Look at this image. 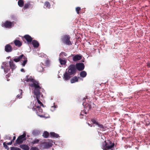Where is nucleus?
<instances>
[{"mask_svg": "<svg viewBox=\"0 0 150 150\" xmlns=\"http://www.w3.org/2000/svg\"><path fill=\"white\" fill-rule=\"evenodd\" d=\"M28 76H26L24 81L25 83L28 82H30V83H29L30 86L34 89L33 92L36 96L38 102V103L36 102V103H34V104L37 105L38 103L40 105L43 106V104L39 100L41 94L40 92V87L38 83V81H35L33 78H31L32 77L28 78Z\"/></svg>", "mask_w": 150, "mask_h": 150, "instance_id": "1", "label": "nucleus"}, {"mask_svg": "<svg viewBox=\"0 0 150 150\" xmlns=\"http://www.w3.org/2000/svg\"><path fill=\"white\" fill-rule=\"evenodd\" d=\"M1 68L4 69L5 73H7L10 69V67L13 70L16 68V66L12 60H11L9 63L7 62H4L1 65Z\"/></svg>", "mask_w": 150, "mask_h": 150, "instance_id": "2", "label": "nucleus"}, {"mask_svg": "<svg viewBox=\"0 0 150 150\" xmlns=\"http://www.w3.org/2000/svg\"><path fill=\"white\" fill-rule=\"evenodd\" d=\"M114 145V143L112 144V142L110 141H108L106 142L105 141L102 144V148L104 150H107L111 149Z\"/></svg>", "mask_w": 150, "mask_h": 150, "instance_id": "3", "label": "nucleus"}, {"mask_svg": "<svg viewBox=\"0 0 150 150\" xmlns=\"http://www.w3.org/2000/svg\"><path fill=\"white\" fill-rule=\"evenodd\" d=\"M76 69L75 65H71L66 69V71L70 74V75H73L76 73Z\"/></svg>", "mask_w": 150, "mask_h": 150, "instance_id": "4", "label": "nucleus"}, {"mask_svg": "<svg viewBox=\"0 0 150 150\" xmlns=\"http://www.w3.org/2000/svg\"><path fill=\"white\" fill-rule=\"evenodd\" d=\"M62 41L63 43L67 45H71V43L70 40V37L68 35L63 36L61 38Z\"/></svg>", "mask_w": 150, "mask_h": 150, "instance_id": "5", "label": "nucleus"}, {"mask_svg": "<svg viewBox=\"0 0 150 150\" xmlns=\"http://www.w3.org/2000/svg\"><path fill=\"white\" fill-rule=\"evenodd\" d=\"M36 103V101L35 100L33 102L32 107H33V109L34 111L35 110L37 112V114L41 113L42 112V109L38 105H36V104L35 105L34 103Z\"/></svg>", "mask_w": 150, "mask_h": 150, "instance_id": "6", "label": "nucleus"}, {"mask_svg": "<svg viewBox=\"0 0 150 150\" xmlns=\"http://www.w3.org/2000/svg\"><path fill=\"white\" fill-rule=\"evenodd\" d=\"M14 24L15 23L13 22H11L6 21L4 23L2 24V26L6 28H10L14 25Z\"/></svg>", "mask_w": 150, "mask_h": 150, "instance_id": "7", "label": "nucleus"}, {"mask_svg": "<svg viewBox=\"0 0 150 150\" xmlns=\"http://www.w3.org/2000/svg\"><path fill=\"white\" fill-rule=\"evenodd\" d=\"M52 142L51 140H47L46 142H44L42 143L45 148H47L52 145Z\"/></svg>", "mask_w": 150, "mask_h": 150, "instance_id": "8", "label": "nucleus"}, {"mask_svg": "<svg viewBox=\"0 0 150 150\" xmlns=\"http://www.w3.org/2000/svg\"><path fill=\"white\" fill-rule=\"evenodd\" d=\"M25 136L26 134L24 133L19 137L16 140L17 143L20 144L23 141L25 140L26 139L25 138Z\"/></svg>", "mask_w": 150, "mask_h": 150, "instance_id": "9", "label": "nucleus"}, {"mask_svg": "<svg viewBox=\"0 0 150 150\" xmlns=\"http://www.w3.org/2000/svg\"><path fill=\"white\" fill-rule=\"evenodd\" d=\"M72 75H70L67 71L64 74L63 79L65 81H68L72 77Z\"/></svg>", "mask_w": 150, "mask_h": 150, "instance_id": "10", "label": "nucleus"}, {"mask_svg": "<svg viewBox=\"0 0 150 150\" xmlns=\"http://www.w3.org/2000/svg\"><path fill=\"white\" fill-rule=\"evenodd\" d=\"M76 67L78 70L81 71L84 69V66L82 63H78L76 64Z\"/></svg>", "mask_w": 150, "mask_h": 150, "instance_id": "11", "label": "nucleus"}, {"mask_svg": "<svg viewBox=\"0 0 150 150\" xmlns=\"http://www.w3.org/2000/svg\"><path fill=\"white\" fill-rule=\"evenodd\" d=\"M24 37L27 40L28 44H30L32 40V38L28 35H26L24 36Z\"/></svg>", "mask_w": 150, "mask_h": 150, "instance_id": "12", "label": "nucleus"}, {"mask_svg": "<svg viewBox=\"0 0 150 150\" xmlns=\"http://www.w3.org/2000/svg\"><path fill=\"white\" fill-rule=\"evenodd\" d=\"M12 48L9 44L7 45L5 47V50L7 52H11L12 51Z\"/></svg>", "mask_w": 150, "mask_h": 150, "instance_id": "13", "label": "nucleus"}, {"mask_svg": "<svg viewBox=\"0 0 150 150\" xmlns=\"http://www.w3.org/2000/svg\"><path fill=\"white\" fill-rule=\"evenodd\" d=\"M81 56L79 55H76L73 57V60L74 61H76L80 60L81 59Z\"/></svg>", "mask_w": 150, "mask_h": 150, "instance_id": "14", "label": "nucleus"}, {"mask_svg": "<svg viewBox=\"0 0 150 150\" xmlns=\"http://www.w3.org/2000/svg\"><path fill=\"white\" fill-rule=\"evenodd\" d=\"M24 56L23 54H22L20 56L17 57L14 59L13 60L16 62H18L21 60V59H23Z\"/></svg>", "mask_w": 150, "mask_h": 150, "instance_id": "15", "label": "nucleus"}, {"mask_svg": "<svg viewBox=\"0 0 150 150\" xmlns=\"http://www.w3.org/2000/svg\"><path fill=\"white\" fill-rule=\"evenodd\" d=\"M40 133V131L39 130L35 129L32 132L33 134L35 136H37Z\"/></svg>", "mask_w": 150, "mask_h": 150, "instance_id": "16", "label": "nucleus"}, {"mask_svg": "<svg viewBox=\"0 0 150 150\" xmlns=\"http://www.w3.org/2000/svg\"><path fill=\"white\" fill-rule=\"evenodd\" d=\"M32 44L35 47H38L39 45L38 42L35 40H33L32 42Z\"/></svg>", "mask_w": 150, "mask_h": 150, "instance_id": "17", "label": "nucleus"}, {"mask_svg": "<svg viewBox=\"0 0 150 150\" xmlns=\"http://www.w3.org/2000/svg\"><path fill=\"white\" fill-rule=\"evenodd\" d=\"M79 77H77L75 76L72 78L71 80V83H73L78 81V79Z\"/></svg>", "mask_w": 150, "mask_h": 150, "instance_id": "18", "label": "nucleus"}, {"mask_svg": "<svg viewBox=\"0 0 150 150\" xmlns=\"http://www.w3.org/2000/svg\"><path fill=\"white\" fill-rule=\"evenodd\" d=\"M21 147L23 149L25 150H29V146L23 144L21 145Z\"/></svg>", "mask_w": 150, "mask_h": 150, "instance_id": "19", "label": "nucleus"}, {"mask_svg": "<svg viewBox=\"0 0 150 150\" xmlns=\"http://www.w3.org/2000/svg\"><path fill=\"white\" fill-rule=\"evenodd\" d=\"M14 44L16 46L20 47L22 45V43L21 42L18 40H16L14 41Z\"/></svg>", "mask_w": 150, "mask_h": 150, "instance_id": "20", "label": "nucleus"}, {"mask_svg": "<svg viewBox=\"0 0 150 150\" xmlns=\"http://www.w3.org/2000/svg\"><path fill=\"white\" fill-rule=\"evenodd\" d=\"M80 75L81 77L84 78L86 76V73L85 71H83L80 72Z\"/></svg>", "mask_w": 150, "mask_h": 150, "instance_id": "21", "label": "nucleus"}, {"mask_svg": "<svg viewBox=\"0 0 150 150\" xmlns=\"http://www.w3.org/2000/svg\"><path fill=\"white\" fill-rule=\"evenodd\" d=\"M50 135L52 137L55 138H58L59 137L58 134L55 133L53 132H52L50 133Z\"/></svg>", "mask_w": 150, "mask_h": 150, "instance_id": "22", "label": "nucleus"}, {"mask_svg": "<svg viewBox=\"0 0 150 150\" xmlns=\"http://www.w3.org/2000/svg\"><path fill=\"white\" fill-rule=\"evenodd\" d=\"M40 141L38 139H35L30 142L31 144L33 145L34 144H37Z\"/></svg>", "mask_w": 150, "mask_h": 150, "instance_id": "23", "label": "nucleus"}, {"mask_svg": "<svg viewBox=\"0 0 150 150\" xmlns=\"http://www.w3.org/2000/svg\"><path fill=\"white\" fill-rule=\"evenodd\" d=\"M23 59H24V60L23 61V63H22V65L23 67H24L26 64L27 62V59L25 57V56H24Z\"/></svg>", "mask_w": 150, "mask_h": 150, "instance_id": "24", "label": "nucleus"}, {"mask_svg": "<svg viewBox=\"0 0 150 150\" xmlns=\"http://www.w3.org/2000/svg\"><path fill=\"white\" fill-rule=\"evenodd\" d=\"M23 0H19L18 2V4L20 7H22L23 5Z\"/></svg>", "mask_w": 150, "mask_h": 150, "instance_id": "25", "label": "nucleus"}, {"mask_svg": "<svg viewBox=\"0 0 150 150\" xmlns=\"http://www.w3.org/2000/svg\"><path fill=\"white\" fill-rule=\"evenodd\" d=\"M19 92H20V93L18 94L17 96V98H22V96L21 95L22 93H23V91L22 90H19Z\"/></svg>", "mask_w": 150, "mask_h": 150, "instance_id": "26", "label": "nucleus"}, {"mask_svg": "<svg viewBox=\"0 0 150 150\" xmlns=\"http://www.w3.org/2000/svg\"><path fill=\"white\" fill-rule=\"evenodd\" d=\"M50 3L48 2H46L45 3V6H44V8H50Z\"/></svg>", "mask_w": 150, "mask_h": 150, "instance_id": "27", "label": "nucleus"}, {"mask_svg": "<svg viewBox=\"0 0 150 150\" xmlns=\"http://www.w3.org/2000/svg\"><path fill=\"white\" fill-rule=\"evenodd\" d=\"M49 135V133L47 132H45L43 134V136L45 138H47L48 137Z\"/></svg>", "mask_w": 150, "mask_h": 150, "instance_id": "28", "label": "nucleus"}, {"mask_svg": "<svg viewBox=\"0 0 150 150\" xmlns=\"http://www.w3.org/2000/svg\"><path fill=\"white\" fill-rule=\"evenodd\" d=\"M59 61L61 64H65L66 63V62L64 60L60 58L59 59Z\"/></svg>", "mask_w": 150, "mask_h": 150, "instance_id": "29", "label": "nucleus"}, {"mask_svg": "<svg viewBox=\"0 0 150 150\" xmlns=\"http://www.w3.org/2000/svg\"><path fill=\"white\" fill-rule=\"evenodd\" d=\"M43 69V67H41L40 66L38 67V71L40 72L42 71Z\"/></svg>", "mask_w": 150, "mask_h": 150, "instance_id": "30", "label": "nucleus"}, {"mask_svg": "<svg viewBox=\"0 0 150 150\" xmlns=\"http://www.w3.org/2000/svg\"><path fill=\"white\" fill-rule=\"evenodd\" d=\"M10 150H21V149L18 147H12L11 148Z\"/></svg>", "mask_w": 150, "mask_h": 150, "instance_id": "31", "label": "nucleus"}, {"mask_svg": "<svg viewBox=\"0 0 150 150\" xmlns=\"http://www.w3.org/2000/svg\"><path fill=\"white\" fill-rule=\"evenodd\" d=\"M91 121L92 122V123L93 124H95L96 125H97V124H98V122H96L94 119H92L91 120Z\"/></svg>", "mask_w": 150, "mask_h": 150, "instance_id": "32", "label": "nucleus"}, {"mask_svg": "<svg viewBox=\"0 0 150 150\" xmlns=\"http://www.w3.org/2000/svg\"><path fill=\"white\" fill-rule=\"evenodd\" d=\"M91 105H90L89 104H87L86 105H85V106H84V108L86 107V109L87 110L88 109V110H89L91 109Z\"/></svg>", "mask_w": 150, "mask_h": 150, "instance_id": "33", "label": "nucleus"}, {"mask_svg": "<svg viewBox=\"0 0 150 150\" xmlns=\"http://www.w3.org/2000/svg\"><path fill=\"white\" fill-rule=\"evenodd\" d=\"M3 145H4V147H5V148L7 149L8 150L9 149V148L8 147V146L6 145L5 144V142H4L3 143Z\"/></svg>", "mask_w": 150, "mask_h": 150, "instance_id": "34", "label": "nucleus"}, {"mask_svg": "<svg viewBox=\"0 0 150 150\" xmlns=\"http://www.w3.org/2000/svg\"><path fill=\"white\" fill-rule=\"evenodd\" d=\"M80 8L79 7H77L76 8V11L77 12V13L78 14L79 13V11L80 10Z\"/></svg>", "mask_w": 150, "mask_h": 150, "instance_id": "35", "label": "nucleus"}, {"mask_svg": "<svg viewBox=\"0 0 150 150\" xmlns=\"http://www.w3.org/2000/svg\"><path fill=\"white\" fill-rule=\"evenodd\" d=\"M55 108H56V107L55 106H52L51 107L50 110L51 111L53 112L55 110Z\"/></svg>", "mask_w": 150, "mask_h": 150, "instance_id": "36", "label": "nucleus"}, {"mask_svg": "<svg viewBox=\"0 0 150 150\" xmlns=\"http://www.w3.org/2000/svg\"><path fill=\"white\" fill-rule=\"evenodd\" d=\"M30 150H39L37 148L35 147H33Z\"/></svg>", "mask_w": 150, "mask_h": 150, "instance_id": "37", "label": "nucleus"}, {"mask_svg": "<svg viewBox=\"0 0 150 150\" xmlns=\"http://www.w3.org/2000/svg\"><path fill=\"white\" fill-rule=\"evenodd\" d=\"M29 6V4H25L24 6V8L25 9L27 8Z\"/></svg>", "mask_w": 150, "mask_h": 150, "instance_id": "38", "label": "nucleus"}, {"mask_svg": "<svg viewBox=\"0 0 150 150\" xmlns=\"http://www.w3.org/2000/svg\"><path fill=\"white\" fill-rule=\"evenodd\" d=\"M100 128H103V126L102 125L99 124L98 123V124L97 125Z\"/></svg>", "mask_w": 150, "mask_h": 150, "instance_id": "39", "label": "nucleus"}, {"mask_svg": "<svg viewBox=\"0 0 150 150\" xmlns=\"http://www.w3.org/2000/svg\"><path fill=\"white\" fill-rule=\"evenodd\" d=\"M62 55H64V56H67V54L64 53V52H61V53L59 55V56H60L61 57V56Z\"/></svg>", "mask_w": 150, "mask_h": 150, "instance_id": "40", "label": "nucleus"}, {"mask_svg": "<svg viewBox=\"0 0 150 150\" xmlns=\"http://www.w3.org/2000/svg\"><path fill=\"white\" fill-rule=\"evenodd\" d=\"M84 114H86V112L84 111H82L81 112V115H83Z\"/></svg>", "mask_w": 150, "mask_h": 150, "instance_id": "41", "label": "nucleus"}, {"mask_svg": "<svg viewBox=\"0 0 150 150\" xmlns=\"http://www.w3.org/2000/svg\"><path fill=\"white\" fill-rule=\"evenodd\" d=\"M12 141H11V142L8 143L7 144L8 145H10L12 144Z\"/></svg>", "mask_w": 150, "mask_h": 150, "instance_id": "42", "label": "nucleus"}, {"mask_svg": "<svg viewBox=\"0 0 150 150\" xmlns=\"http://www.w3.org/2000/svg\"><path fill=\"white\" fill-rule=\"evenodd\" d=\"M15 139H16V137H15V136L13 137V140L11 141H12V142H13V141L14 140H15Z\"/></svg>", "mask_w": 150, "mask_h": 150, "instance_id": "43", "label": "nucleus"}, {"mask_svg": "<svg viewBox=\"0 0 150 150\" xmlns=\"http://www.w3.org/2000/svg\"><path fill=\"white\" fill-rule=\"evenodd\" d=\"M21 71L22 72H24V70L23 69H21Z\"/></svg>", "mask_w": 150, "mask_h": 150, "instance_id": "44", "label": "nucleus"}, {"mask_svg": "<svg viewBox=\"0 0 150 150\" xmlns=\"http://www.w3.org/2000/svg\"><path fill=\"white\" fill-rule=\"evenodd\" d=\"M40 117H43L44 116L42 115H39V114H38Z\"/></svg>", "mask_w": 150, "mask_h": 150, "instance_id": "45", "label": "nucleus"}, {"mask_svg": "<svg viewBox=\"0 0 150 150\" xmlns=\"http://www.w3.org/2000/svg\"><path fill=\"white\" fill-rule=\"evenodd\" d=\"M88 124L89 126H90L91 127L92 126L91 125V124L89 123H88Z\"/></svg>", "mask_w": 150, "mask_h": 150, "instance_id": "46", "label": "nucleus"}, {"mask_svg": "<svg viewBox=\"0 0 150 150\" xmlns=\"http://www.w3.org/2000/svg\"><path fill=\"white\" fill-rule=\"evenodd\" d=\"M148 66L149 67H150V64H148Z\"/></svg>", "mask_w": 150, "mask_h": 150, "instance_id": "47", "label": "nucleus"}, {"mask_svg": "<svg viewBox=\"0 0 150 150\" xmlns=\"http://www.w3.org/2000/svg\"><path fill=\"white\" fill-rule=\"evenodd\" d=\"M83 105L84 106V103H83Z\"/></svg>", "mask_w": 150, "mask_h": 150, "instance_id": "48", "label": "nucleus"}, {"mask_svg": "<svg viewBox=\"0 0 150 150\" xmlns=\"http://www.w3.org/2000/svg\"><path fill=\"white\" fill-rule=\"evenodd\" d=\"M9 139H11V138L10 137H9Z\"/></svg>", "mask_w": 150, "mask_h": 150, "instance_id": "49", "label": "nucleus"}]
</instances>
